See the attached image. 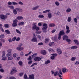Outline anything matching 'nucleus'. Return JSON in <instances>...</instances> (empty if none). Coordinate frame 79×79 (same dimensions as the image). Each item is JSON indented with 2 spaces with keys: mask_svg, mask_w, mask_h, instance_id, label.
<instances>
[{
  "mask_svg": "<svg viewBox=\"0 0 79 79\" xmlns=\"http://www.w3.org/2000/svg\"><path fill=\"white\" fill-rule=\"evenodd\" d=\"M20 40V38L19 37H18L16 39V41H19V40Z\"/></svg>",
  "mask_w": 79,
  "mask_h": 79,
  "instance_id": "obj_64",
  "label": "nucleus"
},
{
  "mask_svg": "<svg viewBox=\"0 0 79 79\" xmlns=\"http://www.w3.org/2000/svg\"><path fill=\"white\" fill-rule=\"evenodd\" d=\"M37 56V53H35L33 55H31V56L32 58H34V57H35V56Z\"/></svg>",
  "mask_w": 79,
  "mask_h": 79,
  "instance_id": "obj_23",
  "label": "nucleus"
},
{
  "mask_svg": "<svg viewBox=\"0 0 79 79\" xmlns=\"http://www.w3.org/2000/svg\"><path fill=\"white\" fill-rule=\"evenodd\" d=\"M48 17L49 18H52V14L51 13H48Z\"/></svg>",
  "mask_w": 79,
  "mask_h": 79,
  "instance_id": "obj_38",
  "label": "nucleus"
},
{
  "mask_svg": "<svg viewBox=\"0 0 79 79\" xmlns=\"http://www.w3.org/2000/svg\"><path fill=\"white\" fill-rule=\"evenodd\" d=\"M32 60V57H31V56H29L27 60Z\"/></svg>",
  "mask_w": 79,
  "mask_h": 79,
  "instance_id": "obj_48",
  "label": "nucleus"
},
{
  "mask_svg": "<svg viewBox=\"0 0 79 79\" xmlns=\"http://www.w3.org/2000/svg\"><path fill=\"white\" fill-rule=\"evenodd\" d=\"M38 17L40 18H44V16L43 15H40L38 16Z\"/></svg>",
  "mask_w": 79,
  "mask_h": 79,
  "instance_id": "obj_30",
  "label": "nucleus"
},
{
  "mask_svg": "<svg viewBox=\"0 0 79 79\" xmlns=\"http://www.w3.org/2000/svg\"><path fill=\"white\" fill-rule=\"evenodd\" d=\"M53 44H55V43H54V42H51V43H49V46H52V45H53Z\"/></svg>",
  "mask_w": 79,
  "mask_h": 79,
  "instance_id": "obj_34",
  "label": "nucleus"
},
{
  "mask_svg": "<svg viewBox=\"0 0 79 79\" xmlns=\"http://www.w3.org/2000/svg\"><path fill=\"white\" fill-rule=\"evenodd\" d=\"M0 71L1 72V73H3L4 72V70L3 69H0Z\"/></svg>",
  "mask_w": 79,
  "mask_h": 79,
  "instance_id": "obj_56",
  "label": "nucleus"
},
{
  "mask_svg": "<svg viewBox=\"0 0 79 79\" xmlns=\"http://www.w3.org/2000/svg\"><path fill=\"white\" fill-rule=\"evenodd\" d=\"M5 56V52H2V57H3V56Z\"/></svg>",
  "mask_w": 79,
  "mask_h": 79,
  "instance_id": "obj_46",
  "label": "nucleus"
},
{
  "mask_svg": "<svg viewBox=\"0 0 79 79\" xmlns=\"http://www.w3.org/2000/svg\"><path fill=\"white\" fill-rule=\"evenodd\" d=\"M62 71L63 73H66V72H68V70L66 69H65V68H63L62 69Z\"/></svg>",
  "mask_w": 79,
  "mask_h": 79,
  "instance_id": "obj_16",
  "label": "nucleus"
},
{
  "mask_svg": "<svg viewBox=\"0 0 79 79\" xmlns=\"http://www.w3.org/2000/svg\"><path fill=\"white\" fill-rule=\"evenodd\" d=\"M16 31L18 34H21V32L19 31L18 30V29H16Z\"/></svg>",
  "mask_w": 79,
  "mask_h": 79,
  "instance_id": "obj_40",
  "label": "nucleus"
},
{
  "mask_svg": "<svg viewBox=\"0 0 79 79\" xmlns=\"http://www.w3.org/2000/svg\"><path fill=\"white\" fill-rule=\"evenodd\" d=\"M18 63L20 66H22L23 65V62L21 60Z\"/></svg>",
  "mask_w": 79,
  "mask_h": 79,
  "instance_id": "obj_32",
  "label": "nucleus"
},
{
  "mask_svg": "<svg viewBox=\"0 0 79 79\" xmlns=\"http://www.w3.org/2000/svg\"><path fill=\"white\" fill-rule=\"evenodd\" d=\"M51 55L52 56H51V59L52 60H55V57L57 56V54H52Z\"/></svg>",
  "mask_w": 79,
  "mask_h": 79,
  "instance_id": "obj_4",
  "label": "nucleus"
},
{
  "mask_svg": "<svg viewBox=\"0 0 79 79\" xmlns=\"http://www.w3.org/2000/svg\"><path fill=\"white\" fill-rule=\"evenodd\" d=\"M49 27H54L55 26V24L54 23H50L49 24Z\"/></svg>",
  "mask_w": 79,
  "mask_h": 79,
  "instance_id": "obj_19",
  "label": "nucleus"
},
{
  "mask_svg": "<svg viewBox=\"0 0 79 79\" xmlns=\"http://www.w3.org/2000/svg\"><path fill=\"white\" fill-rule=\"evenodd\" d=\"M8 18V17L7 15H0V18L2 19H3V20H5L6 18Z\"/></svg>",
  "mask_w": 79,
  "mask_h": 79,
  "instance_id": "obj_5",
  "label": "nucleus"
},
{
  "mask_svg": "<svg viewBox=\"0 0 79 79\" xmlns=\"http://www.w3.org/2000/svg\"><path fill=\"white\" fill-rule=\"evenodd\" d=\"M70 32V30H67L66 31H65L66 34H69Z\"/></svg>",
  "mask_w": 79,
  "mask_h": 79,
  "instance_id": "obj_41",
  "label": "nucleus"
},
{
  "mask_svg": "<svg viewBox=\"0 0 79 79\" xmlns=\"http://www.w3.org/2000/svg\"><path fill=\"white\" fill-rule=\"evenodd\" d=\"M24 23L23 22H22L19 23L18 25L19 26H22V25H24Z\"/></svg>",
  "mask_w": 79,
  "mask_h": 79,
  "instance_id": "obj_26",
  "label": "nucleus"
},
{
  "mask_svg": "<svg viewBox=\"0 0 79 79\" xmlns=\"http://www.w3.org/2000/svg\"><path fill=\"white\" fill-rule=\"evenodd\" d=\"M8 26H9L8 24H5L4 25V27L6 28L8 27Z\"/></svg>",
  "mask_w": 79,
  "mask_h": 79,
  "instance_id": "obj_50",
  "label": "nucleus"
},
{
  "mask_svg": "<svg viewBox=\"0 0 79 79\" xmlns=\"http://www.w3.org/2000/svg\"><path fill=\"white\" fill-rule=\"evenodd\" d=\"M69 37L66 35H64L63 37V39L64 40H66Z\"/></svg>",
  "mask_w": 79,
  "mask_h": 79,
  "instance_id": "obj_11",
  "label": "nucleus"
},
{
  "mask_svg": "<svg viewBox=\"0 0 79 79\" xmlns=\"http://www.w3.org/2000/svg\"><path fill=\"white\" fill-rule=\"evenodd\" d=\"M50 11L49 10H46L45 11L43 12V13H47L48 12H49Z\"/></svg>",
  "mask_w": 79,
  "mask_h": 79,
  "instance_id": "obj_54",
  "label": "nucleus"
},
{
  "mask_svg": "<svg viewBox=\"0 0 79 79\" xmlns=\"http://www.w3.org/2000/svg\"><path fill=\"white\" fill-rule=\"evenodd\" d=\"M13 5H18V3L15 2H12Z\"/></svg>",
  "mask_w": 79,
  "mask_h": 79,
  "instance_id": "obj_45",
  "label": "nucleus"
},
{
  "mask_svg": "<svg viewBox=\"0 0 79 79\" xmlns=\"http://www.w3.org/2000/svg\"><path fill=\"white\" fill-rule=\"evenodd\" d=\"M16 37H14L12 40V41H15V40H16Z\"/></svg>",
  "mask_w": 79,
  "mask_h": 79,
  "instance_id": "obj_59",
  "label": "nucleus"
},
{
  "mask_svg": "<svg viewBox=\"0 0 79 79\" xmlns=\"http://www.w3.org/2000/svg\"><path fill=\"white\" fill-rule=\"evenodd\" d=\"M7 56H8V57L9 56H11V53H8L6 54Z\"/></svg>",
  "mask_w": 79,
  "mask_h": 79,
  "instance_id": "obj_43",
  "label": "nucleus"
},
{
  "mask_svg": "<svg viewBox=\"0 0 79 79\" xmlns=\"http://www.w3.org/2000/svg\"><path fill=\"white\" fill-rule=\"evenodd\" d=\"M50 63V60H47L45 61L44 64H49V63Z\"/></svg>",
  "mask_w": 79,
  "mask_h": 79,
  "instance_id": "obj_17",
  "label": "nucleus"
},
{
  "mask_svg": "<svg viewBox=\"0 0 79 79\" xmlns=\"http://www.w3.org/2000/svg\"><path fill=\"white\" fill-rule=\"evenodd\" d=\"M49 42V40L48 39H45L44 42L45 44H47Z\"/></svg>",
  "mask_w": 79,
  "mask_h": 79,
  "instance_id": "obj_22",
  "label": "nucleus"
},
{
  "mask_svg": "<svg viewBox=\"0 0 79 79\" xmlns=\"http://www.w3.org/2000/svg\"><path fill=\"white\" fill-rule=\"evenodd\" d=\"M29 79H34V74H32L31 75H29Z\"/></svg>",
  "mask_w": 79,
  "mask_h": 79,
  "instance_id": "obj_14",
  "label": "nucleus"
},
{
  "mask_svg": "<svg viewBox=\"0 0 79 79\" xmlns=\"http://www.w3.org/2000/svg\"><path fill=\"white\" fill-rule=\"evenodd\" d=\"M24 78L25 79H27V75L25 73L24 76Z\"/></svg>",
  "mask_w": 79,
  "mask_h": 79,
  "instance_id": "obj_42",
  "label": "nucleus"
},
{
  "mask_svg": "<svg viewBox=\"0 0 79 79\" xmlns=\"http://www.w3.org/2000/svg\"><path fill=\"white\" fill-rule=\"evenodd\" d=\"M54 76H58V72L56 71L54 72Z\"/></svg>",
  "mask_w": 79,
  "mask_h": 79,
  "instance_id": "obj_39",
  "label": "nucleus"
},
{
  "mask_svg": "<svg viewBox=\"0 0 79 79\" xmlns=\"http://www.w3.org/2000/svg\"><path fill=\"white\" fill-rule=\"evenodd\" d=\"M38 45H43V43H42V42L39 43L38 44Z\"/></svg>",
  "mask_w": 79,
  "mask_h": 79,
  "instance_id": "obj_62",
  "label": "nucleus"
},
{
  "mask_svg": "<svg viewBox=\"0 0 79 79\" xmlns=\"http://www.w3.org/2000/svg\"><path fill=\"white\" fill-rule=\"evenodd\" d=\"M55 3L56 6H59V5H60V3L59 2L56 1L55 2Z\"/></svg>",
  "mask_w": 79,
  "mask_h": 79,
  "instance_id": "obj_35",
  "label": "nucleus"
},
{
  "mask_svg": "<svg viewBox=\"0 0 79 79\" xmlns=\"http://www.w3.org/2000/svg\"><path fill=\"white\" fill-rule=\"evenodd\" d=\"M73 42L75 43L76 45H79V42L77 40H73Z\"/></svg>",
  "mask_w": 79,
  "mask_h": 79,
  "instance_id": "obj_13",
  "label": "nucleus"
},
{
  "mask_svg": "<svg viewBox=\"0 0 79 79\" xmlns=\"http://www.w3.org/2000/svg\"><path fill=\"white\" fill-rule=\"evenodd\" d=\"M7 4L9 5H11L12 3L11 2H8Z\"/></svg>",
  "mask_w": 79,
  "mask_h": 79,
  "instance_id": "obj_57",
  "label": "nucleus"
},
{
  "mask_svg": "<svg viewBox=\"0 0 79 79\" xmlns=\"http://www.w3.org/2000/svg\"><path fill=\"white\" fill-rule=\"evenodd\" d=\"M11 51H12V50H11V49H9L7 51V52L9 53H11Z\"/></svg>",
  "mask_w": 79,
  "mask_h": 79,
  "instance_id": "obj_37",
  "label": "nucleus"
},
{
  "mask_svg": "<svg viewBox=\"0 0 79 79\" xmlns=\"http://www.w3.org/2000/svg\"><path fill=\"white\" fill-rule=\"evenodd\" d=\"M5 32L7 34H10V31L8 30H5Z\"/></svg>",
  "mask_w": 79,
  "mask_h": 79,
  "instance_id": "obj_29",
  "label": "nucleus"
},
{
  "mask_svg": "<svg viewBox=\"0 0 79 79\" xmlns=\"http://www.w3.org/2000/svg\"><path fill=\"white\" fill-rule=\"evenodd\" d=\"M66 41L68 42H71V40L69 39V38L67 39L66 40Z\"/></svg>",
  "mask_w": 79,
  "mask_h": 79,
  "instance_id": "obj_58",
  "label": "nucleus"
},
{
  "mask_svg": "<svg viewBox=\"0 0 79 79\" xmlns=\"http://www.w3.org/2000/svg\"><path fill=\"white\" fill-rule=\"evenodd\" d=\"M52 39L53 40H54V41H55V42H58V38L56 36L52 37Z\"/></svg>",
  "mask_w": 79,
  "mask_h": 79,
  "instance_id": "obj_8",
  "label": "nucleus"
},
{
  "mask_svg": "<svg viewBox=\"0 0 79 79\" xmlns=\"http://www.w3.org/2000/svg\"><path fill=\"white\" fill-rule=\"evenodd\" d=\"M16 72H17V70L16 69V68L14 67L10 72V74H14V73H15Z\"/></svg>",
  "mask_w": 79,
  "mask_h": 79,
  "instance_id": "obj_6",
  "label": "nucleus"
},
{
  "mask_svg": "<svg viewBox=\"0 0 79 79\" xmlns=\"http://www.w3.org/2000/svg\"><path fill=\"white\" fill-rule=\"evenodd\" d=\"M24 49V48L23 47H19L17 48L16 49L17 50H19V51H21V50H23Z\"/></svg>",
  "mask_w": 79,
  "mask_h": 79,
  "instance_id": "obj_10",
  "label": "nucleus"
},
{
  "mask_svg": "<svg viewBox=\"0 0 79 79\" xmlns=\"http://www.w3.org/2000/svg\"><path fill=\"white\" fill-rule=\"evenodd\" d=\"M32 29L33 30L36 29V28H37V26L35 25H34L32 27Z\"/></svg>",
  "mask_w": 79,
  "mask_h": 79,
  "instance_id": "obj_36",
  "label": "nucleus"
},
{
  "mask_svg": "<svg viewBox=\"0 0 79 79\" xmlns=\"http://www.w3.org/2000/svg\"><path fill=\"white\" fill-rule=\"evenodd\" d=\"M31 41L34 42H37V40L36 38V36L35 33L33 34V36L32 39H31Z\"/></svg>",
  "mask_w": 79,
  "mask_h": 79,
  "instance_id": "obj_2",
  "label": "nucleus"
},
{
  "mask_svg": "<svg viewBox=\"0 0 79 79\" xmlns=\"http://www.w3.org/2000/svg\"><path fill=\"white\" fill-rule=\"evenodd\" d=\"M74 21L76 23H77V19L76 18H74Z\"/></svg>",
  "mask_w": 79,
  "mask_h": 79,
  "instance_id": "obj_53",
  "label": "nucleus"
},
{
  "mask_svg": "<svg viewBox=\"0 0 79 79\" xmlns=\"http://www.w3.org/2000/svg\"><path fill=\"white\" fill-rule=\"evenodd\" d=\"M41 54L45 55H46L47 52H46V51L45 50H42L41 51Z\"/></svg>",
  "mask_w": 79,
  "mask_h": 79,
  "instance_id": "obj_15",
  "label": "nucleus"
},
{
  "mask_svg": "<svg viewBox=\"0 0 79 79\" xmlns=\"http://www.w3.org/2000/svg\"><path fill=\"white\" fill-rule=\"evenodd\" d=\"M2 60H4V61H6V60H7V58L6 56L3 57L2 58Z\"/></svg>",
  "mask_w": 79,
  "mask_h": 79,
  "instance_id": "obj_31",
  "label": "nucleus"
},
{
  "mask_svg": "<svg viewBox=\"0 0 79 79\" xmlns=\"http://www.w3.org/2000/svg\"><path fill=\"white\" fill-rule=\"evenodd\" d=\"M37 63H34L30 66V67H33V66H35V65H37Z\"/></svg>",
  "mask_w": 79,
  "mask_h": 79,
  "instance_id": "obj_28",
  "label": "nucleus"
},
{
  "mask_svg": "<svg viewBox=\"0 0 79 79\" xmlns=\"http://www.w3.org/2000/svg\"><path fill=\"white\" fill-rule=\"evenodd\" d=\"M77 47L76 46H72L70 48L71 49H75L76 48H77Z\"/></svg>",
  "mask_w": 79,
  "mask_h": 79,
  "instance_id": "obj_24",
  "label": "nucleus"
},
{
  "mask_svg": "<svg viewBox=\"0 0 79 79\" xmlns=\"http://www.w3.org/2000/svg\"><path fill=\"white\" fill-rule=\"evenodd\" d=\"M17 23H18V20L16 19L14 20L12 24V26L13 27H15L17 26H18V24H17Z\"/></svg>",
  "mask_w": 79,
  "mask_h": 79,
  "instance_id": "obj_3",
  "label": "nucleus"
},
{
  "mask_svg": "<svg viewBox=\"0 0 79 79\" xmlns=\"http://www.w3.org/2000/svg\"><path fill=\"white\" fill-rule=\"evenodd\" d=\"M39 7V6H37L35 7H33L32 8V10H37V8H38Z\"/></svg>",
  "mask_w": 79,
  "mask_h": 79,
  "instance_id": "obj_25",
  "label": "nucleus"
},
{
  "mask_svg": "<svg viewBox=\"0 0 79 79\" xmlns=\"http://www.w3.org/2000/svg\"><path fill=\"white\" fill-rule=\"evenodd\" d=\"M43 27L42 28V29L43 30V31L44 33H46L47 32V29L48 28V26H47V24L44 23L43 24Z\"/></svg>",
  "mask_w": 79,
  "mask_h": 79,
  "instance_id": "obj_1",
  "label": "nucleus"
},
{
  "mask_svg": "<svg viewBox=\"0 0 79 79\" xmlns=\"http://www.w3.org/2000/svg\"><path fill=\"white\" fill-rule=\"evenodd\" d=\"M57 52L59 55H61V54L62 53V51H61V50L60 48H57Z\"/></svg>",
  "mask_w": 79,
  "mask_h": 79,
  "instance_id": "obj_12",
  "label": "nucleus"
},
{
  "mask_svg": "<svg viewBox=\"0 0 79 79\" xmlns=\"http://www.w3.org/2000/svg\"><path fill=\"white\" fill-rule=\"evenodd\" d=\"M13 57H12V56H10L8 57V60H13Z\"/></svg>",
  "mask_w": 79,
  "mask_h": 79,
  "instance_id": "obj_21",
  "label": "nucleus"
},
{
  "mask_svg": "<svg viewBox=\"0 0 79 79\" xmlns=\"http://www.w3.org/2000/svg\"><path fill=\"white\" fill-rule=\"evenodd\" d=\"M58 34L60 35H63L65 34V33L64 32V30H62Z\"/></svg>",
  "mask_w": 79,
  "mask_h": 79,
  "instance_id": "obj_9",
  "label": "nucleus"
},
{
  "mask_svg": "<svg viewBox=\"0 0 79 79\" xmlns=\"http://www.w3.org/2000/svg\"><path fill=\"white\" fill-rule=\"evenodd\" d=\"M66 29H67V30H69V26H68L67 25H66Z\"/></svg>",
  "mask_w": 79,
  "mask_h": 79,
  "instance_id": "obj_60",
  "label": "nucleus"
},
{
  "mask_svg": "<svg viewBox=\"0 0 79 79\" xmlns=\"http://www.w3.org/2000/svg\"><path fill=\"white\" fill-rule=\"evenodd\" d=\"M8 7L11 10H13V9H14V7L13 6H8Z\"/></svg>",
  "mask_w": 79,
  "mask_h": 79,
  "instance_id": "obj_33",
  "label": "nucleus"
},
{
  "mask_svg": "<svg viewBox=\"0 0 79 79\" xmlns=\"http://www.w3.org/2000/svg\"><path fill=\"white\" fill-rule=\"evenodd\" d=\"M32 63V60H30L28 62V64H31Z\"/></svg>",
  "mask_w": 79,
  "mask_h": 79,
  "instance_id": "obj_55",
  "label": "nucleus"
},
{
  "mask_svg": "<svg viewBox=\"0 0 79 79\" xmlns=\"http://www.w3.org/2000/svg\"><path fill=\"white\" fill-rule=\"evenodd\" d=\"M13 12L14 14H15V15H16V14H17V11H16V10H14L13 11Z\"/></svg>",
  "mask_w": 79,
  "mask_h": 79,
  "instance_id": "obj_49",
  "label": "nucleus"
},
{
  "mask_svg": "<svg viewBox=\"0 0 79 79\" xmlns=\"http://www.w3.org/2000/svg\"><path fill=\"white\" fill-rule=\"evenodd\" d=\"M4 38V35H2L0 36V39H2Z\"/></svg>",
  "mask_w": 79,
  "mask_h": 79,
  "instance_id": "obj_52",
  "label": "nucleus"
},
{
  "mask_svg": "<svg viewBox=\"0 0 79 79\" xmlns=\"http://www.w3.org/2000/svg\"><path fill=\"white\" fill-rule=\"evenodd\" d=\"M67 21L68 22H71V17H69L68 18Z\"/></svg>",
  "mask_w": 79,
  "mask_h": 79,
  "instance_id": "obj_27",
  "label": "nucleus"
},
{
  "mask_svg": "<svg viewBox=\"0 0 79 79\" xmlns=\"http://www.w3.org/2000/svg\"><path fill=\"white\" fill-rule=\"evenodd\" d=\"M38 38H39L40 40H41V36L39 35H36Z\"/></svg>",
  "mask_w": 79,
  "mask_h": 79,
  "instance_id": "obj_44",
  "label": "nucleus"
},
{
  "mask_svg": "<svg viewBox=\"0 0 79 79\" xmlns=\"http://www.w3.org/2000/svg\"><path fill=\"white\" fill-rule=\"evenodd\" d=\"M49 52H54V50L52 48H50L48 49Z\"/></svg>",
  "mask_w": 79,
  "mask_h": 79,
  "instance_id": "obj_47",
  "label": "nucleus"
},
{
  "mask_svg": "<svg viewBox=\"0 0 79 79\" xmlns=\"http://www.w3.org/2000/svg\"><path fill=\"white\" fill-rule=\"evenodd\" d=\"M61 35L58 34V39H59V40H60L61 39Z\"/></svg>",
  "mask_w": 79,
  "mask_h": 79,
  "instance_id": "obj_51",
  "label": "nucleus"
},
{
  "mask_svg": "<svg viewBox=\"0 0 79 79\" xmlns=\"http://www.w3.org/2000/svg\"><path fill=\"white\" fill-rule=\"evenodd\" d=\"M76 57H73L70 59V60H71V61H75V60H76Z\"/></svg>",
  "mask_w": 79,
  "mask_h": 79,
  "instance_id": "obj_20",
  "label": "nucleus"
},
{
  "mask_svg": "<svg viewBox=\"0 0 79 79\" xmlns=\"http://www.w3.org/2000/svg\"><path fill=\"white\" fill-rule=\"evenodd\" d=\"M0 29L1 30V31H2V32H4V30H3V28L2 27H0Z\"/></svg>",
  "mask_w": 79,
  "mask_h": 79,
  "instance_id": "obj_61",
  "label": "nucleus"
},
{
  "mask_svg": "<svg viewBox=\"0 0 79 79\" xmlns=\"http://www.w3.org/2000/svg\"><path fill=\"white\" fill-rule=\"evenodd\" d=\"M17 19L19 20H20L21 19H23V17L22 16H19L17 17Z\"/></svg>",
  "mask_w": 79,
  "mask_h": 79,
  "instance_id": "obj_18",
  "label": "nucleus"
},
{
  "mask_svg": "<svg viewBox=\"0 0 79 79\" xmlns=\"http://www.w3.org/2000/svg\"><path fill=\"white\" fill-rule=\"evenodd\" d=\"M34 60L35 61H39L41 60V57H36L34 58Z\"/></svg>",
  "mask_w": 79,
  "mask_h": 79,
  "instance_id": "obj_7",
  "label": "nucleus"
},
{
  "mask_svg": "<svg viewBox=\"0 0 79 79\" xmlns=\"http://www.w3.org/2000/svg\"><path fill=\"white\" fill-rule=\"evenodd\" d=\"M19 5H23V2L20 1L19 2Z\"/></svg>",
  "mask_w": 79,
  "mask_h": 79,
  "instance_id": "obj_63",
  "label": "nucleus"
}]
</instances>
